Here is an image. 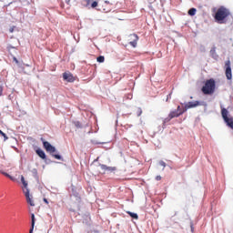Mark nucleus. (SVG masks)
I'll return each mask as SVG.
<instances>
[{"label":"nucleus","instance_id":"obj_1","mask_svg":"<svg viewBox=\"0 0 233 233\" xmlns=\"http://www.w3.org/2000/svg\"><path fill=\"white\" fill-rule=\"evenodd\" d=\"M229 15H230V10L225 6H220L217 10L214 15V19L216 23H218V25H225Z\"/></svg>","mask_w":233,"mask_h":233},{"label":"nucleus","instance_id":"obj_2","mask_svg":"<svg viewBox=\"0 0 233 233\" xmlns=\"http://www.w3.org/2000/svg\"><path fill=\"white\" fill-rule=\"evenodd\" d=\"M201 90L205 96H210L214 94L216 90V81H214V79L207 80Z\"/></svg>","mask_w":233,"mask_h":233},{"label":"nucleus","instance_id":"obj_3","mask_svg":"<svg viewBox=\"0 0 233 233\" xmlns=\"http://www.w3.org/2000/svg\"><path fill=\"white\" fill-rule=\"evenodd\" d=\"M21 181H22V185H23V192L25 196V199L28 203V205H30V207H35V204L34 203V200L32 199V197L30 196V189H28V183L26 182V180H25V177L21 176Z\"/></svg>","mask_w":233,"mask_h":233},{"label":"nucleus","instance_id":"obj_4","mask_svg":"<svg viewBox=\"0 0 233 233\" xmlns=\"http://www.w3.org/2000/svg\"><path fill=\"white\" fill-rule=\"evenodd\" d=\"M185 109L184 107H181V106H178L177 107V109L171 111L168 115V121H170V119H174V117H179V116H183V114H185Z\"/></svg>","mask_w":233,"mask_h":233},{"label":"nucleus","instance_id":"obj_5","mask_svg":"<svg viewBox=\"0 0 233 233\" xmlns=\"http://www.w3.org/2000/svg\"><path fill=\"white\" fill-rule=\"evenodd\" d=\"M221 115L228 127H229V128H232L233 130V119L228 117V110H227V108H222Z\"/></svg>","mask_w":233,"mask_h":233},{"label":"nucleus","instance_id":"obj_6","mask_svg":"<svg viewBox=\"0 0 233 233\" xmlns=\"http://www.w3.org/2000/svg\"><path fill=\"white\" fill-rule=\"evenodd\" d=\"M127 41L133 48H136L137 46V42L139 41V36L137 34H132L128 36Z\"/></svg>","mask_w":233,"mask_h":233},{"label":"nucleus","instance_id":"obj_7","mask_svg":"<svg viewBox=\"0 0 233 233\" xmlns=\"http://www.w3.org/2000/svg\"><path fill=\"white\" fill-rule=\"evenodd\" d=\"M226 77L228 81H232V67L230 66V60H227L225 63Z\"/></svg>","mask_w":233,"mask_h":233},{"label":"nucleus","instance_id":"obj_8","mask_svg":"<svg viewBox=\"0 0 233 233\" xmlns=\"http://www.w3.org/2000/svg\"><path fill=\"white\" fill-rule=\"evenodd\" d=\"M41 141H43L44 148L46 152H49L50 154L56 152V147L52 146L48 141H45L44 138H41Z\"/></svg>","mask_w":233,"mask_h":233},{"label":"nucleus","instance_id":"obj_9","mask_svg":"<svg viewBox=\"0 0 233 233\" xmlns=\"http://www.w3.org/2000/svg\"><path fill=\"white\" fill-rule=\"evenodd\" d=\"M63 79L64 81H67V83H74L76 81V77H74V75L70 72H65L63 74Z\"/></svg>","mask_w":233,"mask_h":233},{"label":"nucleus","instance_id":"obj_10","mask_svg":"<svg viewBox=\"0 0 233 233\" xmlns=\"http://www.w3.org/2000/svg\"><path fill=\"white\" fill-rule=\"evenodd\" d=\"M201 103L199 101L188 102L183 107L185 112H187L190 108H196V106H200Z\"/></svg>","mask_w":233,"mask_h":233},{"label":"nucleus","instance_id":"obj_11","mask_svg":"<svg viewBox=\"0 0 233 233\" xmlns=\"http://www.w3.org/2000/svg\"><path fill=\"white\" fill-rule=\"evenodd\" d=\"M100 168L102 170H107L108 172H116V167H107L106 165H100Z\"/></svg>","mask_w":233,"mask_h":233},{"label":"nucleus","instance_id":"obj_12","mask_svg":"<svg viewBox=\"0 0 233 233\" xmlns=\"http://www.w3.org/2000/svg\"><path fill=\"white\" fill-rule=\"evenodd\" d=\"M31 228L29 230V233H34V227H35V215L32 214L31 215Z\"/></svg>","mask_w":233,"mask_h":233},{"label":"nucleus","instance_id":"obj_13","mask_svg":"<svg viewBox=\"0 0 233 233\" xmlns=\"http://www.w3.org/2000/svg\"><path fill=\"white\" fill-rule=\"evenodd\" d=\"M36 154L37 156H39V157H41V159H46V155L45 154V151L38 149L36 150Z\"/></svg>","mask_w":233,"mask_h":233},{"label":"nucleus","instance_id":"obj_14","mask_svg":"<svg viewBox=\"0 0 233 233\" xmlns=\"http://www.w3.org/2000/svg\"><path fill=\"white\" fill-rule=\"evenodd\" d=\"M127 213L128 214V216L133 218V219H139V217L137 216V213H133V212H130V211H127Z\"/></svg>","mask_w":233,"mask_h":233},{"label":"nucleus","instance_id":"obj_15","mask_svg":"<svg viewBox=\"0 0 233 233\" xmlns=\"http://www.w3.org/2000/svg\"><path fill=\"white\" fill-rule=\"evenodd\" d=\"M210 55H211L212 57H214V58L218 57V54L216 53V47H213V48L210 50Z\"/></svg>","mask_w":233,"mask_h":233},{"label":"nucleus","instance_id":"obj_16","mask_svg":"<svg viewBox=\"0 0 233 233\" xmlns=\"http://www.w3.org/2000/svg\"><path fill=\"white\" fill-rule=\"evenodd\" d=\"M196 12H197L196 8H191L188 10L187 14L188 15H196Z\"/></svg>","mask_w":233,"mask_h":233},{"label":"nucleus","instance_id":"obj_17","mask_svg":"<svg viewBox=\"0 0 233 233\" xmlns=\"http://www.w3.org/2000/svg\"><path fill=\"white\" fill-rule=\"evenodd\" d=\"M73 125H75V127H76V128H82V125H81V122H79V121H74L73 122Z\"/></svg>","mask_w":233,"mask_h":233},{"label":"nucleus","instance_id":"obj_18","mask_svg":"<svg viewBox=\"0 0 233 233\" xmlns=\"http://www.w3.org/2000/svg\"><path fill=\"white\" fill-rule=\"evenodd\" d=\"M97 63H105V56H100L96 58Z\"/></svg>","mask_w":233,"mask_h":233},{"label":"nucleus","instance_id":"obj_19","mask_svg":"<svg viewBox=\"0 0 233 233\" xmlns=\"http://www.w3.org/2000/svg\"><path fill=\"white\" fill-rule=\"evenodd\" d=\"M141 114H143V109H141V107H138V108L137 109V116L139 117V116H141Z\"/></svg>","mask_w":233,"mask_h":233},{"label":"nucleus","instance_id":"obj_20","mask_svg":"<svg viewBox=\"0 0 233 233\" xmlns=\"http://www.w3.org/2000/svg\"><path fill=\"white\" fill-rule=\"evenodd\" d=\"M0 134H1V136H3L5 141H6L8 139V137L6 136V134H5V132H3L2 130H0Z\"/></svg>","mask_w":233,"mask_h":233},{"label":"nucleus","instance_id":"obj_21","mask_svg":"<svg viewBox=\"0 0 233 233\" xmlns=\"http://www.w3.org/2000/svg\"><path fill=\"white\" fill-rule=\"evenodd\" d=\"M52 156H53V157H55V159L61 160V156L60 155L55 154V155H52Z\"/></svg>","mask_w":233,"mask_h":233},{"label":"nucleus","instance_id":"obj_22","mask_svg":"<svg viewBox=\"0 0 233 233\" xmlns=\"http://www.w3.org/2000/svg\"><path fill=\"white\" fill-rule=\"evenodd\" d=\"M159 165H160L161 167H163V168H165V167H167V163H165V161H163V160H161V161L159 162Z\"/></svg>","mask_w":233,"mask_h":233},{"label":"nucleus","instance_id":"obj_23","mask_svg":"<svg viewBox=\"0 0 233 233\" xmlns=\"http://www.w3.org/2000/svg\"><path fill=\"white\" fill-rule=\"evenodd\" d=\"M97 2H93L92 4H91V6H92V8H96V6H97Z\"/></svg>","mask_w":233,"mask_h":233},{"label":"nucleus","instance_id":"obj_24","mask_svg":"<svg viewBox=\"0 0 233 233\" xmlns=\"http://www.w3.org/2000/svg\"><path fill=\"white\" fill-rule=\"evenodd\" d=\"M15 28V26L10 27V28H9V32H10L11 34H13Z\"/></svg>","mask_w":233,"mask_h":233},{"label":"nucleus","instance_id":"obj_25","mask_svg":"<svg viewBox=\"0 0 233 233\" xmlns=\"http://www.w3.org/2000/svg\"><path fill=\"white\" fill-rule=\"evenodd\" d=\"M156 180H157V181H161V176H157V177H156Z\"/></svg>","mask_w":233,"mask_h":233},{"label":"nucleus","instance_id":"obj_26","mask_svg":"<svg viewBox=\"0 0 233 233\" xmlns=\"http://www.w3.org/2000/svg\"><path fill=\"white\" fill-rule=\"evenodd\" d=\"M0 96H3V86H0Z\"/></svg>","mask_w":233,"mask_h":233},{"label":"nucleus","instance_id":"obj_27","mask_svg":"<svg viewBox=\"0 0 233 233\" xmlns=\"http://www.w3.org/2000/svg\"><path fill=\"white\" fill-rule=\"evenodd\" d=\"M43 201L46 202V205H48V199L44 198Z\"/></svg>","mask_w":233,"mask_h":233},{"label":"nucleus","instance_id":"obj_28","mask_svg":"<svg viewBox=\"0 0 233 233\" xmlns=\"http://www.w3.org/2000/svg\"><path fill=\"white\" fill-rule=\"evenodd\" d=\"M14 61L18 64L19 63V60H17V58L14 57Z\"/></svg>","mask_w":233,"mask_h":233},{"label":"nucleus","instance_id":"obj_29","mask_svg":"<svg viewBox=\"0 0 233 233\" xmlns=\"http://www.w3.org/2000/svg\"><path fill=\"white\" fill-rule=\"evenodd\" d=\"M12 48H14V46H9L7 47L8 50H12Z\"/></svg>","mask_w":233,"mask_h":233},{"label":"nucleus","instance_id":"obj_30","mask_svg":"<svg viewBox=\"0 0 233 233\" xmlns=\"http://www.w3.org/2000/svg\"><path fill=\"white\" fill-rule=\"evenodd\" d=\"M191 232H194V226L191 224Z\"/></svg>","mask_w":233,"mask_h":233},{"label":"nucleus","instance_id":"obj_31","mask_svg":"<svg viewBox=\"0 0 233 233\" xmlns=\"http://www.w3.org/2000/svg\"><path fill=\"white\" fill-rule=\"evenodd\" d=\"M4 175H5L7 177H10V175H8L7 173H4Z\"/></svg>","mask_w":233,"mask_h":233}]
</instances>
